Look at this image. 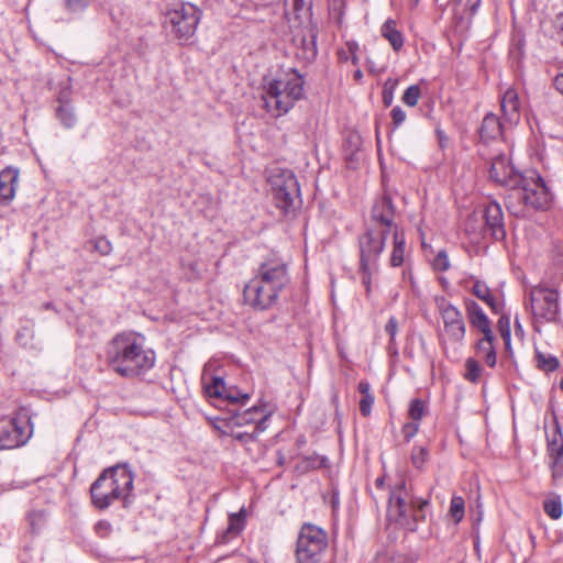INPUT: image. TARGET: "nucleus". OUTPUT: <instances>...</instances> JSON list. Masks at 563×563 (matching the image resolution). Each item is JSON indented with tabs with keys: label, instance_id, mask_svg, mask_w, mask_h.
I'll list each match as a JSON object with an SVG mask.
<instances>
[{
	"label": "nucleus",
	"instance_id": "obj_1",
	"mask_svg": "<svg viewBox=\"0 0 563 563\" xmlns=\"http://www.w3.org/2000/svg\"><path fill=\"white\" fill-rule=\"evenodd\" d=\"M109 368L124 378L145 375L155 364V353L145 346L143 335L135 332L117 334L106 349Z\"/></svg>",
	"mask_w": 563,
	"mask_h": 563
},
{
	"label": "nucleus",
	"instance_id": "obj_2",
	"mask_svg": "<svg viewBox=\"0 0 563 563\" xmlns=\"http://www.w3.org/2000/svg\"><path fill=\"white\" fill-rule=\"evenodd\" d=\"M305 79L296 70L290 69L264 86V108L274 118L288 113L296 102L303 98Z\"/></svg>",
	"mask_w": 563,
	"mask_h": 563
},
{
	"label": "nucleus",
	"instance_id": "obj_3",
	"mask_svg": "<svg viewBox=\"0 0 563 563\" xmlns=\"http://www.w3.org/2000/svg\"><path fill=\"white\" fill-rule=\"evenodd\" d=\"M134 477L126 465L104 470L90 488L91 499L98 509H107L113 503L125 499L133 488Z\"/></svg>",
	"mask_w": 563,
	"mask_h": 563
},
{
	"label": "nucleus",
	"instance_id": "obj_4",
	"mask_svg": "<svg viewBox=\"0 0 563 563\" xmlns=\"http://www.w3.org/2000/svg\"><path fill=\"white\" fill-rule=\"evenodd\" d=\"M201 11L190 2L176 3L165 13L164 24L172 35L181 44L195 37Z\"/></svg>",
	"mask_w": 563,
	"mask_h": 563
},
{
	"label": "nucleus",
	"instance_id": "obj_5",
	"mask_svg": "<svg viewBox=\"0 0 563 563\" xmlns=\"http://www.w3.org/2000/svg\"><path fill=\"white\" fill-rule=\"evenodd\" d=\"M275 206L285 214L294 213L300 203L299 185L290 170H277L268 177Z\"/></svg>",
	"mask_w": 563,
	"mask_h": 563
},
{
	"label": "nucleus",
	"instance_id": "obj_6",
	"mask_svg": "<svg viewBox=\"0 0 563 563\" xmlns=\"http://www.w3.org/2000/svg\"><path fill=\"white\" fill-rule=\"evenodd\" d=\"M520 200L525 207L544 210L550 206L552 196L542 177L536 170L522 175L520 185L512 189L509 199Z\"/></svg>",
	"mask_w": 563,
	"mask_h": 563
},
{
	"label": "nucleus",
	"instance_id": "obj_7",
	"mask_svg": "<svg viewBox=\"0 0 563 563\" xmlns=\"http://www.w3.org/2000/svg\"><path fill=\"white\" fill-rule=\"evenodd\" d=\"M327 534L317 526L306 523L301 527L297 547L296 563H324Z\"/></svg>",
	"mask_w": 563,
	"mask_h": 563
},
{
	"label": "nucleus",
	"instance_id": "obj_8",
	"mask_svg": "<svg viewBox=\"0 0 563 563\" xmlns=\"http://www.w3.org/2000/svg\"><path fill=\"white\" fill-rule=\"evenodd\" d=\"M529 305L537 324L558 321L560 306L555 289L543 285L532 287L529 292Z\"/></svg>",
	"mask_w": 563,
	"mask_h": 563
},
{
	"label": "nucleus",
	"instance_id": "obj_9",
	"mask_svg": "<svg viewBox=\"0 0 563 563\" xmlns=\"http://www.w3.org/2000/svg\"><path fill=\"white\" fill-rule=\"evenodd\" d=\"M419 498L413 497L405 484L396 486L391 492L388 500L387 518L389 521L398 526L413 531V521L411 512Z\"/></svg>",
	"mask_w": 563,
	"mask_h": 563
},
{
	"label": "nucleus",
	"instance_id": "obj_10",
	"mask_svg": "<svg viewBox=\"0 0 563 563\" xmlns=\"http://www.w3.org/2000/svg\"><path fill=\"white\" fill-rule=\"evenodd\" d=\"M437 309L443 322V331L440 333V341L445 344L448 341L460 343L464 340L466 328L459 308L453 306L444 297L435 299Z\"/></svg>",
	"mask_w": 563,
	"mask_h": 563
},
{
	"label": "nucleus",
	"instance_id": "obj_11",
	"mask_svg": "<svg viewBox=\"0 0 563 563\" xmlns=\"http://www.w3.org/2000/svg\"><path fill=\"white\" fill-rule=\"evenodd\" d=\"M32 433L26 417L0 419V450L14 449L26 443Z\"/></svg>",
	"mask_w": 563,
	"mask_h": 563
},
{
	"label": "nucleus",
	"instance_id": "obj_12",
	"mask_svg": "<svg viewBox=\"0 0 563 563\" xmlns=\"http://www.w3.org/2000/svg\"><path fill=\"white\" fill-rule=\"evenodd\" d=\"M244 300L255 309L265 310L272 307L279 292L271 286L265 285L258 276H254L244 287Z\"/></svg>",
	"mask_w": 563,
	"mask_h": 563
},
{
	"label": "nucleus",
	"instance_id": "obj_13",
	"mask_svg": "<svg viewBox=\"0 0 563 563\" xmlns=\"http://www.w3.org/2000/svg\"><path fill=\"white\" fill-rule=\"evenodd\" d=\"M256 276L279 294L289 283L287 263L276 255L269 256L261 264Z\"/></svg>",
	"mask_w": 563,
	"mask_h": 563
},
{
	"label": "nucleus",
	"instance_id": "obj_14",
	"mask_svg": "<svg viewBox=\"0 0 563 563\" xmlns=\"http://www.w3.org/2000/svg\"><path fill=\"white\" fill-rule=\"evenodd\" d=\"M390 232L378 228L368 229L360 239L361 264L365 269L368 265H374L385 247L386 236Z\"/></svg>",
	"mask_w": 563,
	"mask_h": 563
},
{
	"label": "nucleus",
	"instance_id": "obj_15",
	"mask_svg": "<svg viewBox=\"0 0 563 563\" xmlns=\"http://www.w3.org/2000/svg\"><path fill=\"white\" fill-rule=\"evenodd\" d=\"M489 175L495 183L512 191L520 185L523 174L514 168L506 155L500 154L492 159Z\"/></svg>",
	"mask_w": 563,
	"mask_h": 563
},
{
	"label": "nucleus",
	"instance_id": "obj_16",
	"mask_svg": "<svg viewBox=\"0 0 563 563\" xmlns=\"http://www.w3.org/2000/svg\"><path fill=\"white\" fill-rule=\"evenodd\" d=\"M548 455L552 482L556 485L563 477V434L559 428L548 434Z\"/></svg>",
	"mask_w": 563,
	"mask_h": 563
},
{
	"label": "nucleus",
	"instance_id": "obj_17",
	"mask_svg": "<svg viewBox=\"0 0 563 563\" xmlns=\"http://www.w3.org/2000/svg\"><path fill=\"white\" fill-rule=\"evenodd\" d=\"M395 207L388 196H383L375 201L372 208V221L375 228L394 232V228H398L394 222Z\"/></svg>",
	"mask_w": 563,
	"mask_h": 563
},
{
	"label": "nucleus",
	"instance_id": "obj_18",
	"mask_svg": "<svg viewBox=\"0 0 563 563\" xmlns=\"http://www.w3.org/2000/svg\"><path fill=\"white\" fill-rule=\"evenodd\" d=\"M205 393L210 398L227 399L231 402H245L249 399L247 394H232L228 390L224 379L220 376H212L210 383L206 382V375L202 376Z\"/></svg>",
	"mask_w": 563,
	"mask_h": 563
},
{
	"label": "nucleus",
	"instance_id": "obj_19",
	"mask_svg": "<svg viewBox=\"0 0 563 563\" xmlns=\"http://www.w3.org/2000/svg\"><path fill=\"white\" fill-rule=\"evenodd\" d=\"M485 224L492 236L496 241H501L506 236L504 227V213L499 203L492 201L485 207Z\"/></svg>",
	"mask_w": 563,
	"mask_h": 563
},
{
	"label": "nucleus",
	"instance_id": "obj_20",
	"mask_svg": "<svg viewBox=\"0 0 563 563\" xmlns=\"http://www.w3.org/2000/svg\"><path fill=\"white\" fill-rule=\"evenodd\" d=\"M19 170L7 167L0 172V202L9 203L13 200L18 188Z\"/></svg>",
	"mask_w": 563,
	"mask_h": 563
},
{
	"label": "nucleus",
	"instance_id": "obj_21",
	"mask_svg": "<svg viewBox=\"0 0 563 563\" xmlns=\"http://www.w3.org/2000/svg\"><path fill=\"white\" fill-rule=\"evenodd\" d=\"M500 107L507 122L516 124L519 121V99L515 89H507L505 91Z\"/></svg>",
	"mask_w": 563,
	"mask_h": 563
},
{
	"label": "nucleus",
	"instance_id": "obj_22",
	"mask_svg": "<svg viewBox=\"0 0 563 563\" xmlns=\"http://www.w3.org/2000/svg\"><path fill=\"white\" fill-rule=\"evenodd\" d=\"M468 314L472 325L477 328L484 336L494 335L490 322L477 302L472 301L468 303Z\"/></svg>",
	"mask_w": 563,
	"mask_h": 563
},
{
	"label": "nucleus",
	"instance_id": "obj_23",
	"mask_svg": "<svg viewBox=\"0 0 563 563\" xmlns=\"http://www.w3.org/2000/svg\"><path fill=\"white\" fill-rule=\"evenodd\" d=\"M504 132V125L500 122L499 118L494 114L489 113L485 115L482 126H481V137L483 140L489 141L495 140L498 136H501Z\"/></svg>",
	"mask_w": 563,
	"mask_h": 563
},
{
	"label": "nucleus",
	"instance_id": "obj_24",
	"mask_svg": "<svg viewBox=\"0 0 563 563\" xmlns=\"http://www.w3.org/2000/svg\"><path fill=\"white\" fill-rule=\"evenodd\" d=\"M393 235V251L390 255V265L398 267L402 265L405 261L406 239L402 231L399 228H394Z\"/></svg>",
	"mask_w": 563,
	"mask_h": 563
},
{
	"label": "nucleus",
	"instance_id": "obj_25",
	"mask_svg": "<svg viewBox=\"0 0 563 563\" xmlns=\"http://www.w3.org/2000/svg\"><path fill=\"white\" fill-rule=\"evenodd\" d=\"M382 36L388 41L394 51L398 52L404 46L402 33L397 29L396 22L391 19L385 21L380 27Z\"/></svg>",
	"mask_w": 563,
	"mask_h": 563
},
{
	"label": "nucleus",
	"instance_id": "obj_26",
	"mask_svg": "<svg viewBox=\"0 0 563 563\" xmlns=\"http://www.w3.org/2000/svg\"><path fill=\"white\" fill-rule=\"evenodd\" d=\"M477 354L483 357L486 364L494 367L497 362L496 351L494 346V335L483 336L477 342Z\"/></svg>",
	"mask_w": 563,
	"mask_h": 563
},
{
	"label": "nucleus",
	"instance_id": "obj_27",
	"mask_svg": "<svg viewBox=\"0 0 563 563\" xmlns=\"http://www.w3.org/2000/svg\"><path fill=\"white\" fill-rule=\"evenodd\" d=\"M472 292L478 299H481L486 305H488L489 308L494 312H498V310H499V302L497 301V299L493 295L492 290L489 289V287L485 283H483L481 280H476L474 283L473 287H472Z\"/></svg>",
	"mask_w": 563,
	"mask_h": 563
},
{
	"label": "nucleus",
	"instance_id": "obj_28",
	"mask_svg": "<svg viewBox=\"0 0 563 563\" xmlns=\"http://www.w3.org/2000/svg\"><path fill=\"white\" fill-rule=\"evenodd\" d=\"M311 0H291L290 10L288 14L292 15L299 24L308 22L311 16Z\"/></svg>",
	"mask_w": 563,
	"mask_h": 563
},
{
	"label": "nucleus",
	"instance_id": "obj_29",
	"mask_svg": "<svg viewBox=\"0 0 563 563\" xmlns=\"http://www.w3.org/2000/svg\"><path fill=\"white\" fill-rule=\"evenodd\" d=\"M245 516L246 512L243 508L238 514L230 515L229 526L223 534L224 541H227L228 538L238 536L244 529Z\"/></svg>",
	"mask_w": 563,
	"mask_h": 563
},
{
	"label": "nucleus",
	"instance_id": "obj_30",
	"mask_svg": "<svg viewBox=\"0 0 563 563\" xmlns=\"http://www.w3.org/2000/svg\"><path fill=\"white\" fill-rule=\"evenodd\" d=\"M56 114L65 128L71 129L75 126L77 118L75 115L74 109L70 103H64L63 98H60V106L58 107Z\"/></svg>",
	"mask_w": 563,
	"mask_h": 563
},
{
	"label": "nucleus",
	"instance_id": "obj_31",
	"mask_svg": "<svg viewBox=\"0 0 563 563\" xmlns=\"http://www.w3.org/2000/svg\"><path fill=\"white\" fill-rule=\"evenodd\" d=\"M544 512L554 520H558L562 517V501L561 497L556 494H552L549 498H547L543 503Z\"/></svg>",
	"mask_w": 563,
	"mask_h": 563
},
{
	"label": "nucleus",
	"instance_id": "obj_32",
	"mask_svg": "<svg viewBox=\"0 0 563 563\" xmlns=\"http://www.w3.org/2000/svg\"><path fill=\"white\" fill-rule=\"evenodd\" d=\"M536 361H537V366L540 369L545 371V372L555 371L560 364L559 360L554 355L543 353L538 349L536 350Z\"/></svg>",
	"mask_w": 563,
	"mask_h": 563
},
{
	"label": "nucleus",
	"instance_id": "obj_33",
	"mask_svg": "<svg viewBox=\"0 0 563 563\" xmlns=\"http://www.w3.org/2000/svg\"><path fill=\"white\" fill-rule=\"evenodd\" d=\"M482 376V366L473 357H468L465 361V373L464 378L468 380L470 383H478Z\"/></svg>",
	"mask_w": 563,
	"mask_h": 563
},
{
	"label": "nucleus",
	"instance_id": "obj_34",
	"mask_svg": "<svg viewBox=\"0 0 563 563\" xmlns=\"http://www.w3.org/2000/svg\"><path fill=\"white\" fill-rule=\"evenodd\" d=\"M428 410L427 402L421 399H413L409 405L408 415L411 421L420 422Z\"/></svg>",
	"mask_w": 563,
	"mask_h": 563
},
{
	"label": "nucleus",
	"instance_id": "obj_35",
	"mask_svg": "<svg viewBox=\"0 0 563 563\" xmlns=\"http://www.w3.org/2000/svg\"><path fill=\"white\" fill-rule=\"evenodd\" d=\"M465 503L461 496H453L450 503L449 514L455 523L462 521L464 517Z\"/></svg>",
	"mask_w": 563,
	"mask_h": 563
},
{
	"label": "nucleus",
	"instance_id": "obj_36",
	"mask_svg": "<svg viewBox=\"0 0 563 563\" xmlns=\"http://www.w3.org/2000/svg\"><path fill=\"white\" fill-rule=\"evenodd\" d=\"M429 452L424 446L415 445L411 451V462L416 468H422L428 461Z\"/></svg>",
	"mask_w": 563,
	"mask_h": 563
},
{
	"label": "nucleus",
	"instance_id": "obj_37",
	"mask_svg": "<svg viewBox=\"0 0 563 563\" xmlns=\"http://www.w3.org/2000/svg\"><path fill=\"white\" fill-rule=\"evenodd\" d=\"M420 96H421V89L418 85H411L409 86L404 95H402V102L409 107H415L417 106L419 99H420Z\"/></svg>",
	"mask_w": 563,
	"mask_h": 563
},
{
	"label": "nucleus",
	"instance_id": "obj_38",
	"mask_svg": "<svg viewBox=\"0 0 563 563\" xmlns=\"http://www.w3.org/2000/svg\"><path fill=\"white\" fill-rule=\"evenodd\" d=\"M428 506L429 501L427 499L419 498L417 500L413 511L411 512V519L413 521V531L417 529V523L426 519V509Z\"/></svg>",
	"mask_w": 563,
	"mask_h": 563
},
{
	"label": "nucleus",
	"instance_id": "obj_39",
	"mask_svg": "<svg viewBox=\"0 0 563 563\" xmlns=\"http://www.w3.org/2000/svg\"><path fill=\"white\" fill-rule=\"evenodd\" d=\"M46 520V514L42 510L30 512L29 522L33 532H38Z\"/></svg>",
	"mask_w": 563,
	"mask_h": 563
},
{
	"label": "nucleus",
	"instance_id": "obj_40",
	"mask_svg": "<svg viewBox=\"0 0 563 563\" xmlns=\"http://www.w3.org/2000/svg\"><path fill=\"white\" fill-rule=\"evenodd\" d=\"M432 266H433L434 271H438V272H445L450 268L449 256L444 250H441L438 252V254L435 255V257L432 262Z\"/></svg>",
	"mask_w": 563,
	"mask_h": 563
},
{
	"label": "nucleus",
	"instance_id": "obj_41",
	"mask_svg": "<svg viewBox=\"0 0 563 563\" xmlns=\"http://www.w3.org/2000/svg\"><path fill=\"white\" fill-rule=\"evenodd\" d=\"M397 86L396 79H387L383 89V101L386 107H389L394 100V90Z\"/></svg>",
	"mask_w": 563,
	"mask_h": 563
},
{
	"label": "nucleus",
	"instance_id": "obj_42",
	"mask_svg": "<svg viewBox=\"0 0 563 563\" xmlns=\"http://www.w3.org/2000/svg\"><path fill=\"white\" fill-rule=\"evenodd\" d=\"M498 328L500 336L508 346L510 344V318L508 316H501L498 321Z\"/></svg>",
	"mask_w": 563,
	"mask_h": 563
},
{
	"label": "nucleus",
	"instance_id": "obj_43",
	"mask_svg": "<svg viewBox=\"0 0 563 563\" xmlns=\"http://www.w3.org/2000/svg\"><path fill=\"white\" fill-rule=\"evenodd\" d=\"M378 563H408V560L402 554L386 553L378 556Z\"/></svg>",
	"mask_w": 563,
	"mask_h": 563
},
{
	"label": "nucleus",
	"instance_id": "obj_44",
	"mask_svg": "<svg viewBox=\"0 0 563 563\" xmlns=\"http://www.w3.org/2000/svg\"><path fill=\"white\" fill-rule=\"evenodd\" d=\"M258 411H264L263 408H258L257 406H254L247 410L244 411L243 415H241L239 417V424H242V423H253L256 421L254 415L257 413Z\"/></svg>",
	"mask_w": 563,
	"mask_h": 563
},
{
	"label": "nucleus",
	"instance_id": "obj_45",
	"mask_svg": "<svg viewBox=\"0 0 563 563\" xmlns=\"http://www.w3.org/2000/svg\"><path fill=\"white\" fill-rule=\"evenodd\" d=\"M374 404V396H363L360 400V411L364 417H367L372 412V406Z\"/></svg>",
	"mask_w": 563,
	"mask_h": 563
},
{
	"label": "nucleus",
	"instance_id": "obj_46",
	"mask_svg": "<svg viewBox=\"0 0 563 563\" xmlns=\"http://www.w3.org/2000/svg\"><path fill=\"white\" fill-rule=\"evenodd\" d=\"M419 431V423L410 421L402 427V434L407 441L411 440Z\"/></svg>",
	"mask_w": 563,
	"mask_h": 563
},
{
	"label": "nucleus",
	"instance_id": "obj_47",
	"mask_svg": "<svg viewBox=\"0 0 563 563\" xmlns=\"http://www.w3.org/2000/svg\"><path fill=\"white\" fill-rule=\"evenodd\" d=\"M391 120L396 128L400 126L406 120V112L400 107H395L391 110Z\"/></svg>",
	"mask_w": 563,
	"mask_h": 563
},
{
	"label": "nucleus",
	"instance_id": "obj_48",
	"mask_svg": "<svg viewBox=\"0 0 563 563\" xmlns=\"http://www.w3.org/2000/svg\"><path fill=\"white\" fill-rule=\"evenodd\" d=\"M372 271H373V265H368L367 269H365L364 267L361 266L362 284L364 285V287L366 289L367 296L371 292Z\"/></svg>",
	"mask_w": 563,
	"mask_h": 563
},
{
	"label": "nucleus",
	"instance_id": "obj_49",
	"mask_svg": "<svg viewBox=\"0 0 563 563\" xmlns=\"http://www.w3.org/2000/svg\"><path fill=\"white\" fill-rule=\"evenodd\" d=\"M398 322L395 317H390L385 325L386 333L390 336V341H394L397 333Z\"/></svg>",
	"mask_w": 563,
	"mask_h": 563
},
{
	"label": "nucleus",
	"instance_id": "obj_50",
	"mask_svg": "<svg viewBox=\"0 0 563 563\" xmlns=\"http://www.w3.org/2000/svg\"><path fill=\"white\" fill-rule=\"evenodd\" d=\"M95 247L97 251H99L102 255H107L111 251V244L108 240L101 238L96 241Z\"/></svg>",
	"mask_w": 563,
	"mask_h": 563
},
{
	"label": "nucleus",
	"instance_id": "obj_51",
	"mask_svg": "<svg viewBox=\"0 0 563 563\" xmlns=\"http://www.w3.org/2000/svg\"><path fill=\"white\" fill-rule=\"evenodd\" d=\"M271 415H272L271 410H268V411L264 410L263 417L260 420L255 421V423H256V427H255L256 433H260V432H263V431L266 430V428H267L266 422H267L268 418L271 417Z\"/></svg>",
	"mask_w": 563,
	"mask_h": 563
},
{
	"label": "nucleus",
	"instance_id": "obj_52",
	"mask_svg": "<svg viewBox=\"0 0 563 563\" xmlns=\"http://www.w3.org/2000/svg\"><path fill=\"white\" fill-rule=\"evenodd\" d=\"M435 133H437L438 142H439V146L441 148H445L449 144L448 135L439 126L435 129Z\"/></svg>",
	"mask_w": 563,
	"mask_h": 563
},
{
	"label": "nucleus",
	"instance_id": "obj_53",
	"mask_svg": "<svg viewBox=\"0 0 563 563\" xmlns=\"http://www.w3.org/2000/svg\"><path fill=\"white\" fill-rule=\"evenodd\" d=\"M96 530L100 536L106 537L111 530V525L108 521H99L96 525Z\"/></svg>",
	"mask_w": 563,
	"mask_h": 563
},
{
	"label": "nucleus",
	"instance_id": "obj_54",
	"mask_svg": "<svg viewBox=\"0 0 563 563\" xmlns=\"http://www.w3.org/2000/svg\"><path fill=\"white\" fill-rule=\"evenodd\" d=\"M233 438L236 440V441H240V442H250V441H254L255 438H256V433H246V432H238V433H234L233 434Z\"/></svg>",
	"mask_w": 563,
	"mask_h": 563
},
{
	"label": "nucleus",
	"instance_id": "obj_55",
	"mask_svg": "<svg viewBox=\"0 0 563 563\" xmlns=\"http://www.w3.org/2000/svg\"><path fill=\"white\" fill-rule=\"evenodd\" d=\"M555 27L558 30V36L563 44V13L559 14L555 20Z\"/></svg>",
	"mask_w": 563,
	"mask_h": 563
},
{
	"label": "nucleus",
	"instance_id": "obj_56",
	"mask_svg": "<svg viewBox=\"0 0 563 563\" xmlns=\"http://www.w3.org/2000/svg\"><path fill=\"white\" fill-rule=\"evenodd\" d=\"M357 388H358V391L362 394V397L367 396V395H373L371 393V386H369L368 382H365V380L360 382Z\"/></svg>",
	"mask_w": 563,
	"mask_h": 563
},
{
	"label": "nucleus",
	"instance_id": "obj_57",
	"mask_svg": "<svg viewBox=\"0 0 563 563\" xmlns=\"http://www.w3.org/2000/svg\"><path fill=\"white\" fill-rule=\"evenodd\" d=\"M554 86L558 91L563 93V73L555 76Z\"/></svg>",
	"mask_w": 563,
	"mask_h": 563
},
{
	"label": "nucleus",
	"instance_id": "obj_58",
	"mask_svg": "<svg viewBox=\"0 0 563 563\" xmlns=\"http://www.w3.org/2000/svg\"><path fill=\"white\" fill-rule=\"evenodd\" d=\"M354 48H356V45H355V44H354V45H352V44H350V43H349V49H350V52L352 53V63H353L354 65H356V64H357V62H358V58H357V56H356V55H355V53H354Z\"/></svg>",
	"mask_w": 563,
	"mask_h": 563
},
{
	"label": "nucleus",
	"instance_id": "obj_59",
	"mask_svg": "<svg viewBox=\"0 0 563 563\" xmlns=\"http://www.w3.org/2000/svg\"><path fill=\"white\" fill-rule=\"evenodd\" d=\"M60 98L64 99V103H69V92L68 91H62L58 97V102L60 103Z\"/></svg>",
	"mask_w": 563,
	"mask_h": 563
},
{
	"label": "nucleus",
	"instance_id": "obj_60",
	"mask_svg": "<svg viewBox=\"0 0 563 563\" xmlns=\"http://www.w3.org/2000/svg\"><path fill=\"white\" fill-rule=\"evenodd\" d=\"M67 7L71 8L73 5H78L79 8H82L84 4L80 0H67L66 1Z\"/></svg>",
	"mask_w": 563,
	"mask_h": 563
},
{
	"label": "nucleus",
	"instance_id": "obj_61",
	"mask_svg": "<svg viewBox=\"0 0 563 563\" xmlns=\"http://www.w3.org/2000/svg\"><path fill=\"white\" fill-rule=\"evenodd\" d=\"M23 338H24V333L22 331H19L18 334H16V339L18 341L21 343V344H26V341H23Z\"/></svg>",
	"mask_w": 563,
	"mask_h": 563
},
{
	"label": "nucleus",
	"instance_id": "obj_62",
	"mask_svg": "<svg viewBox=\"0 0 563 563\" xmlns=\"http://www.w3.org/2000/svg\"><path fill=\"white\" fill-rule=\"evenodd\" d=\"M516 333H517V334H518V333H520V334H522V333H523V329H522V327H521V324H520V322H519V320H518V319H516Z\"/></svg>",
	"mask_w": 563,
	"mask_h": 563
},
{
	"label": "nucleus",
	"instance_id": "obj_63",
	"mask_svg": "<svg viewBox=\"0 0 563 563\" xmlns=\"http://www.w3.org/2000/svg\"><path fill=\"white\" fill-rule=\"evenodd\" d=\"M354 78H355L356 80H361V79L363 78V73H362V70H361V69L355 70V73H354Z\"/></svg>",
	"mask_w": 563,
	"mask_h": 563
},
{
	"label": "nucleus",
	"instance_id": "obj_64",
	"mask_svg": "<svg viewBox=\"0 0 563 563\" xmlns=\"http://www.w3.org/2000/svg\"><path fill=\"white\" fill-rule=\"evenodd\" d=\"M478 5H479V0H476L475 3L472 4V7H471L472 14H474L476 12Z\"/></svg>",
	"mask_w": 563,
	"mask_h": 563
}]
</instances>
